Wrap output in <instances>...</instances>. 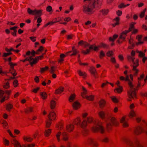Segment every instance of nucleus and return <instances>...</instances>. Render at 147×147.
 Instances as JSON below:
<instances>
[{"label":"nucleus","mask_w":147,"mask_h":147,"mask_svg":"<svg viewBox=\"0 0 147 147\" xmlns=\"http://www.w3.org/2000/svg\"><path fill=\"white\" fill-rule=\"evenodd\" d=\"M102 0H84L85 3L82 6V12L86 14H93L100 7Z\"/></svg>","instance_id":"nucleus-1"},{"label":"nucleus","mask_w":147,"mask_h":147,"mask_svg":"<svg viewBox=\"0 0 147 147\" xmlns=\"http://www.w3.org/2000/svg\"><path fill=\"white\" fill-rule=\"evenodd\" d=\"M119 78L121 81L124 80L125 81H127L128 84L129 88V90L127 92V95L128 97V101H130L132 99L134 98H136V93L134 91L132 90V89L134 88V85L133 82L129 79L128 76L126 75L125 78L123 76H121Z\"/></svg>","instance_id":"nucleus-2"},{"label":"nucleus","mask_w":147,"mask_h":147,"mask_svg":"<svg viewBox=\"0 0 147 147\" xmlns=\"http://www.w3.org/2000/svg\"><path fill=\"white\" fill-rule=\"evenodd\" d=\"M78 45L79 46H83L84 48L89 47L88 49H87L86 50H82L81 53L84 55L88 54L90 52V50L93 49L94 51H98L99 50V46H96L94 45H90L88 42L84 41L81 40L78 42Z\"/></svg>","instance_id":"nucleus-3"},{"label":"nucleus","mask_w":147,"mask_h":147,"mask_svg":"<svg viewBox=\"0 0 147 147\" xmlns=\"http://www.w3.org/2000/svg\"><path fill=\"white\" fill-rule=\"evenodd\" d=\"M102 123L100 121H98L95 125L91 128V131L94 133H97L99 130L101 134H103L105 132L104 128L102 125Z\"/></svg>","instance_id":"nucleus-4"},{"label":"nucleus","mask_w":147,"mask_h":147,"mask_svg":"<svg viewBox=\"0 0 147 147\" xmlns=\"http://www.w3.org/2000/svg\"><path fill=\"white\" fill-rule=\"evenodd\" d=\"M109 119L111 122L107 123L106 125L107 129L108 131L111 130L113 125L117 126L119 124V123L117 121L116 118L115 117H111Z\"/></svg>","instance_id":"nucleus-5"},{"label":"nucleus","mask_w":147,"mask_h":147,"mask_svg":"<svg viewBox=\"0 0 147 147\" xmlns=\"http://www.w3.org/2000/svg\"><path fill=\"white\" fill-rule=\"evenodd\" d=\"M131 31V30H126L120 33L117 42L119 44L122 43L123 41L125 40L127 36V34Z\"/></svg>","instance_id":"nucleus-6"},{"label":"nucleus","mask_w":147,"mask_h":147,"mask_svg":"<svg viewBox=\"0 0 147 147\" xmlns=\"http://www.w3.org/2000/svg\"><path fill=\"white\" fill-rule=\"evenodd\" d=\"M144 75V74L141 75L140 77L138 78V83L136 86H134V88L132 89V91H134L135 92V91L137 90L138 88L140 86L141 83V82L143 80Z\"/></svg>","instance_id":"nucleus-7"},{"label":"nucleus","mask_w":147,"mask_h":147,"mask_svg":"<svg viewBox=\"0 0 147 147\" xmlns=\"http://www.w3.org/2000/svg\"><path fill=\"white\" fill-rule=\"evenodd\" d=\"M49 119L53 121L56 119L57 115L53 111L50 112L48 116Z\"/></svg>","instance_id":"nucleus-8"},{"label":"nucleus","mask_w":147,"mask_h":147,"mask_svg":"<svg viewBox=\"0 0 147 147\" xmlns=\"http://www.w3.org/2000/svg\"><path fill=\"white\" fill-rule=\"evenodd\" d=\"M145 132V129H144L141 127L138 126L135 129V133L136 135L140 134L143 132Z\"/></svg>","instance_id":"nucleus-9"},{"label":"nucleus","mask_w":147,"mask_h":147,"mask_svg":"<svg viewBox=\"0 0 147 147\" xmlns=\"http://www.w3.org/2000/svg\"><path fill=\"white\" fill-rule=\"evenodd\" d=\"M11 142L14 145V147H22L20 142L16 139H13L11 140Z\"/></svg>","instance_id":"nucleus-10"},{"label":"nucleus","mask_w":147,"mask_h":147,"mask_svg":"<svg viewBox=\"0 0 147 147\" xmlns=\"http://www.w3.org/2000/svg\"><path fill=\"white\" fill-rule=\"evenodd\" d=\"M89 71L91 74L93 75L94 77L96 78H97L96 76V75L97 74V73L95 68L93 67H90L89 69Z\"/></svg>","instance_id":"nucleus-11"},{"label":"nucleus","mask_w":147,"mask_h":147,"mask_svg":"<svg viewBox=\"0 0 147 147\" xmlns=\"http://www.w3.org/2000/svg\"><path fill=\"white\" fill-rule=\"evenodd\" d=\"M87 142L88 144L90 145L93 144L94 146H96L98 145L95 139L93 138H89Z\"/></svg>","instance_id":"nucleus-12"},{"label":"nucleus","mask_w":147,"mask_h":147,"mask_svg":"<svg viewBox=\"0 0 147 147\" xmlns=\"http://www.w3.org/2000/svg\"><path fill=\"white\" fill-rule=\"evenodd\" d=\"M81 105L79 102L77 101H76L73 104V109L75 110L78 109L81 107Z\"/></svg>","instance_id":"nucleus-13"},{"label":"nucleus","mask_w":147,"mask_h":147,"mask_svg":"<svg viewBox=\"0 0 147 147\" xmlns=\"http://www.w3.org/2000/svg\"><path fill=\"white\" fill-rule=\"evenodd\" d=\"M64 88L63 86H60L57 89L55 90V94H59L61 93L62 92L64 91Z\"/></svg>","instance_id":"nucleus-14"},{"label":"nucleus","mask_w":147,"mask_h":147,"mask_svg":"<svg viewBox=\"0 0 147 147\" xmlns=\"http://www.w3.org/2000/svg\"><path fill=\"white\" fill-rule=\"evenodd\" d=\"M136 64L135 65H133V70L135 72V75L137 74L139 71V70L136 68V67H138L139 65V60L138 59H137L136 60Z\"/></svg>","instance_id":"nucleus-15"},{"label":"nucleus","mask_w":147,"mask_h":147,"mask_svg":"<svg viewBox=\"0 0 147 147\" xmlns=\"http://www.w3.org/2000/svg\"><path fill=\"white\" fill-rule=\"evenodd\" d=\"M74 128V126L71 124H67L66 127V130L69 132L72 131Z\"/></svg>","instance_id":"nucleus-16"},{"label":"nucleus","mask_w":147,"mask_h":147,"mask_svg":"<svg viewBox=\"0 0 147 147\" xmlns=\"http://www.w3.org/2000/svg\"><path fill=\"white\" fill-rule=\"evenodd\" d=\"M82 92H81V95L83 98H85L87 96L86 94L87 93V90L84 87H82Z\"/></svg>","instance_id":"nucleus-17"},{"label":"nucleus","mask_w":147,"mask_h":147,"mask_svg":"<svg viewBox=\"0 0 147 147\" xmlns=\"http://www.w3.org/2000/svg\"><path fill=\"white\" fill-rule=\"evenodd\" d=\"M56 105V102L54 100H51L50 102V107L51 109H54Z\"/></svg>","instance_id":"nucleus-18"},{"label":"nucleus","mask_w":147,"mask_h":147,"mask_svg":"<svg viewBox=\"0 0 147 147\" xmlns=\"http://www.w3.org/2000/svg\"><path fill=\"white\" fill-rule=\"evenodd\" d=\"M23 139L24 142H31L33 140V138L30 136H24L23 137Z\"/></svg>","instance_id":"nucleus-19"},{"label":"nucleus","mask_w":147,"mask_h":147,"mask_svg":"<svg viewBox=\"0 0 147 147\" xmlns=\"http://www.w3.org/2000/svg\"><path fill=\"white\" fill-rule=\"evenodd\" d=\"M123 87L120 86H119L118 87L116 88L114 90L115 92L120 94L123 91Z\"/></svg>","instance_id":"nucleus-20"},{"label":"nucleus","mask_w":147,"mask_h":147,"mask_svg":"<svg viewBox=\"0 0 147 147\" xmlns=\"http://www.w3.org/2000/svg\"><path fill=\"white\" fill-rule=\"evenodd\" d=\"M127 58L128 60L129 61H131L133 63V65H135L136 64V61H134L135 58L134 57L128 55L127 56Z\"/></svg>","instance_id":"nucleus-21"},{"label":"nucleus","mask_w":147,"mask_h":147,"mask_svg":"<svg viewBox=\"0 0 147 147\" xmlns=\"http://www.w3.org/2000/svg\"><path fill=\"white\" fill-rule=\"evenodd\" d=\"M77 73L79 76L82 77L83 78H85L86 77L87 74L86 73L80 70H78L77 71Z\"/></svg>","instance_id":"nucleus-22"},{"label":"nucleus","mask_w":147,"mask_h":147,"mask_svg":"<svg viewBox=\"0 0 147 147\" xmlns=\"http://www.w3.org/2000/svg\"><path fill=\"white\" fill-rule=\"evenodd\" d=\"M142 36L141 35H138L136 36V39H138V42L136 43V45H141L143 43V42L141 41V38Z\"/></svg>","instance_id":"nucleus-23"},{"label":"nucleus","mask_w":147,"mask_h":147,"mask_svg":"<svg viewBox=\"0 0 147 147\" xmlns=\"http://www.w3.org/2000/svg\"><path fill=\"white\" fill-rule=\"evenodd\" d=\"M62 140L64 141H67L68 140V134L66 132H64L62 133Z\"/></svg>","instance_id":"nucleus-24"},{"label":"nucleus","mask_w":147,"mask_h":147,"mask_svg":"<svg viewBox=\"0 0 147 147\" xmlns=\"http://www.w3.org/2000/svg\"><path fill=\"white\" fill-rule=\"evenodd\" d=\"M41 98L43 100L46 99L47 97V94L45 92H41L40 93Z\"/></svg>","instance_id":"nucleus-25"},{"label":"nucleus","mask_w":147,"mask_h":147,"mask_svg":"<svg viewBox=\"0 0 147 147\" xmlns=\"http://www.w3.org/2000/svg\"><path fill=\"white\" fill-rule=\"evenodd\" d=\"M128 116L130 118H132L136 116V113L134 110H131Z\"/></svg>","instance_id":"nucleus-26"},{"label":"nucleus","mask_w":147,"mask_h":147,"mask_svg":"<svg viewBox=\"0 0 147 147\" xmlns=\"http://www.w3.org/2000/svg\"><path fill=\"white\" fill-rule=\"evenodd\" d=\"M13 105L11 104H7L6 106V110L8 111H10L11 110L13 109Z\"/></svg>","instance_id":"nucleus-27"},{"label":"nucleus","mask_w":147,"mask_h":147,"mask_svg":"<svg viewBox=\"0 0 147 147\" xmlns=\"http://www.w3.org/2000/svg\"><path fill=\"white\" fill-rule=\"evenodd\" d=\"M98 115L99 117L102 119H103L105 118V113L103 111H100L98 112Z\"/></svg>","instance_id":"nucleus-28"},{"label":"nucleus","mask_w":147,"mask_h":147,"mask_svg":"<svg viewBox=\"0 0 147 147\" xmlns=\"http://www.w3.org/2000/svg\"><path fill=\"white\" fill-rule=\"evenodd\" d=\"M87 125V122L85 120H83L81 122L80 126L82 128L85 127Z\"/></svg>","instance_id":"nucleus-29"},{"label":"nucleus","mask_w":147,"mask_h":147,"mask_svg":"<svg viewBox=\"0 0 147 147\" xmlns=\"http://www.w3.org/2000/svg\"><path fill=\"white\" fill-rule=\"evenodd\" d=\"M109 10L108 9H101L100 12L102 13V15L105 16L107 15L108 13Z\"/></svg>","instance_id":"nucleus-30"},{"label":"nucleus","mask_w":147,"mask_h":147,"mask_svg":"<svg viewBox=\"0 0 147 147\" xmlns=\"http://www.w3.org/2000/svg\"><path fill=\"white\" fill-rule=\"evenodd\" d=\"M42 14V10L41 9L37 10L35 9L34 15H36L38 16V17L41 16Z\"/></svg>","instance_id":"nucleus-31"},{"label":"nucleus","mask_w":147,"mask_h":147,"mask_svg":"<svg viewBox=\"0 0 147 147\" xmlns=\"http://www.w3.org/2000/svg\"><path fill=\"white\" fill-rule=\"evenodd\" d=\"M119 20L120 18L118 17H117L115 18L114 19V21L115 22V23L112 24V26L113 27H114L116 26L119 25Z\"/></svg>","instance_id":"nucleus-32"},{"label":"nucleus","mask_w":147,"mask_h":147,"mask_svg":"<svg viewBox=\"0 0 147 147\" xmlns=\"http://www.w3.org/2000/svg\"><path fill=\"white\" fill-rule=\"evenodd\" d=\"M81 122V118L80 117H78L74 121V122L75 124L78 125H80Z\"/></svg>","instance_id":"nucleus-33"},{"label":"nucleus","mask_w":147,"mask_h":147,"mask_svg":"<svg viewBox=\"0 0 147 147\" xmlns=\"http://www.w3.org/2000/svg\"><path fill=\"white\" fill-rule=\"evenodd\" d=\"M33 108L32 107H29L25 109V112L26 113L33 112Z\"/></svg>","instance_id":"nucleus-34"},{"label":"nucleus","mask_w":147,"mask_h":147,"mask_svg":"<svg viewBox=\"0 0 147 147\" xmlns=\"http://www.w3.org/2000/svg\"><path fill=\"white\" fill-rule=\"evenodd\" d=\"M3 144L5 146H8L9 145L10 142L8 140L5 138H3Z\"/></svg>","instance_id":"nucleus-35"},{"label":"nucleus","mask_w":147,"mask_h":147,"mask_svg":"<svg viewBox=\"0 0 147 147\" xmlns=\"http://www.w3.org/2000/svg\"><path fill=\"white\" fill-rule=\"evenodd\" d=\"M105 104V101L104 100H101L99 102V104L100 107L101 108H103Z\"/></svg>","instance_id":"nucleus-36"},{"label":"nucleus","mask_w":147,"mask_h":147,"mask_svg":"<svg viewBox=\"0 0 147 147\" xmlns=\"http://www.w3.org/2000/svg\"><path fill=\"white\" fill-rule=\"evenodd\" d=\"M51 133V129H48L46 130L44 132V135L45 136L48 137L49 136Z\"/></svg>","instance_id":"nucleus-37"},{"label":"nucleus","mask_w":147,"mask_h":147,"mask_svg":"<svg viewBox=\"0 0 147 147\" xmlns=\"http://www.w3.org/2000/svg\"><path fill=\"white\" fill-rule=\"evenodd\" d=\"M9 72L14 77H15L17 74L16 70L14 68L10 69L9 70V72H8V73Z\"/></svg>","instance_id":"nucleus-38"},{"label":"nucleus","mask_w":147,"mask_h":147,"mask_svg":"<svg viewBox=\"0 0 147 147\" xmlns=\"http://www.w3.org/2000/svg\"><path fill=\"white\" fill-rule=\"evenodd\" d=\"M118 36V35L117 34H114L112 37H110L109 38V40L110 41L114 42V40Z\"/></svg>","instance_id":"nucleus-39"},{"label":"nucleus","mask_w":147,"mask_h":147,"mask_svg":"<svg viewBox=\"0 0 147 147\" xmlns=\"http://www.w3.org/2000/svg\"><path fill=\"white\" fill-rule=\"evenodd\" d=\"M146 10V9L145 8L140 13L139 15L140 18H142L144 16Z\"/></svg>","instance_id":"nucleus-40"},{"label":"nucleus","mask_w":147,"mask_h":147,"mask_svg":"<svg viewBox=\"0 0 147 147\" xmlns=\"http://www.w3.org/2000/svg\"><path fill=\"white\" fill-rule=\"evenodd\" d=\"M76 95L75 94H71L69 98V101L70 102H72L75 99Z\"/></svg>","instance_id":"nucleus-41"},{"label":"nucleus","mask_w":147,"mask_h":147,"mask_svg":"<svg viewBox=\"0 0 147 147\" xmlns=\"http://www.w3.org/2000/svg\"><path fill=\"white\" fill-rule=\"evenodd\" d=\"M27 12L30 15H34L35 9L32 10L30 8H28L27 9Z\"/></svg>","instance_id":"nucleus-42"},{"label":"nucleus","mask_w":147,"mask_h":147,"mask_svg":"<svg viewBox=\"0 0 147 147\" xmlns=\"http://www.w3.org/2000/svg\"><path fill=\"white\" fill-rule=\"evenodd\" d=\"M111 98L114 103H117L119 102V100L115 96H112L111 97Z\"/></svg>","instance_id":"nucleus-43"},{"label":"nucleus","mask_w":147,"mask_h":147,"mask_svg":"<svg viewBox=\"0 0 147 147\" xmlns=\"http://www.w3.org/2000/svg\"><path fill=\"white\" fill-rule=\"evenodd\" d=\"M113 55V52L111 50L108 51L106 53V55L108 57H112Z\"/></svg>","instance_id":"nucleus-44"},{"label":"nucleus","mask_w":147,"mask_h":147,"mask_svg":"<svg viewBox=\"0 0 147 147\" xmlns=\"http://www.w3.org/2000/svg\"><path fill=\"white\" fill-rule=\"evenodd\" d=\"M94 95H91L89 96H87L85 98L89 101H93L94 99Z\"/></svg>","instance_id":"nucleus-45"},{"label":"nucleus","mask_w":147,"mask_h":147,"mask_svg":"<svg viewBox=\"0 0 147 147\" xmlns=\"http://www.w3.org/2000/svg\"><path fill=\"white\" fill-rule=\"evenodd\" d=\"M3 87L5 89H8L10 87V85L8 82H7L4 84L3 86Z\"/></svg>","instance_id":"nucleus-46"},{"label":"nucleus","mask_w":147,"mask_h":147,"mask_svg":"<svg viewBox=\"0 0 147 147\" xmlns=\"http://www.w3.org/2000/svg\"><path fill=\"white\" fill-rule=\"evenodd\" d=\"M105 56V54L102 50H101L100 52L99 58L100 59H102Z\"/></svg>","instance_id":"nucleus-47"},{"label":"nucleus","mask_w":147,"mask_h":147,"mask_svg":"<svg viewBox=\"0 0 147 147\" xmlns=\"http://www.w3.org/2000/svg\"><path fill=\"white\" fill-rule=\"evenodd\" d=\"M51 121H50L49 120H47L46 121V127L47 128H49L51 124Z\"/></svg>","instance_id":"nucleus-48"},{"label":"nucleus","mask_w":147,"mask_h":147,"mask_svg":"<svg viewBox=\"0 0 147 147\" xmlns=\"http://www.w3.org/2000/svg\"><path fill=\"white\" fill-rule=\"evenodd\" d=\"M49 67L47 66H46L45 67L41 68L40 72L41 73H43L45 71H47Z\"/></svg>","instance_id":"nucleus-49"},{"label":"nucleus","mask_w":147,"mask_h":147,"mask_svg":"<svg viewBox=\"0 0 147 147\" xmlns=\"http://www.w3.org/2000/svg\"><path fill=\"white\" fill-rule=\"evenodd\" d=\"M13 84L14 87H17L19 85L18 81L17 80H14L13 82Z\"/></svg>","instance_id":"nucleus-50"},{"label":"nucleus","mask_w":147,"mask_h":147,"mask_svg":"<svg viewBox=\"0 0 147 147\" xmlns=\"http://www.w3.org/2000/svg\"><path fill=\"white\" fill-rule=\"evenodd\" d=\"M44 48L42 46H40L36 51V54H39L40 52H41L43 50Z\"/></svg>","instance_id":"nucleus-51"},{"label":"nucleus","mask_w":147,"mask_h":147,"mask_svg":"<svg viewBox=\"0 0 147 147\" xmlns=\"http://www.w3.org/2000/svg\"><path fill=\"white\" fill-rule=\"evenodd\" d=\"M46 10L47 12H50L52 11V7L50 5L48 6L46 9Z\"/></svg>","instance_id":"nucleus-52"},{"label":"nucleus","mask_w":147,"mask_h":147,"mask_svg":"<svg viewBox=\"0 0 147 147\" xmlns=\"http://www.w3.org/2000/svg\"><path fill=\"white\" fill-rule=\"evenodd\" d=\"M100 47L104 48H107L108 46L106 44L103 43H101L100 44Z\"/></svg>","instance_id":"nucleus-53"},{"label":"nucleus","mask_w":147,"mask_h":147,"mask_svg":"<svg viewBox=\"0 0 147 147\" xmlns=\"http://www.w3.org/2000/svg\"><path fill=\"white\" fill-rule=\"evenodd\" d=\"M61 134V132H58L56 135V138L57 139L58 142H59L60 141V136Z\"/></svg>","instance_id":"nucleus-54"},{"label":"nucleus","mask_w":147,"mask_h":147,"mask_svg":"<svg viewBox=\"0 0 147 147\" xmlns=\"http://www.w3.org/2000/svg\"><path fill=\"white\" fill-rule=\"evenodd\" d=\"M87 121L88 123H91L93 121V118L92 117H88L87 118Z\"/></svg>","instance_id":"nucleus-55"},{"label":"nucleus","mask_w":147,"mask_h":147,"mask_svg":"<svg viewBox=\"0 0 147 147\" xmlns=\"http://www.w3.org/2000/svg\"><path fill=\"white\" fill-rule=\"evenodd\" d=\"M56 67L54 66H52L50 70V72L51 74L54 73L55 71Z\"/></svg>","instance_id":"nucleus-56"},{"label":"nucleus","mask_w":147,"mask_h":147,"mask_svg":"<svg viewBox=\"0 0 147 147\" xmlns=\"http://www.w3.org/2000/svg\"><path fill=\"white\" fill-rule=\"evenodd\" d=\"M142 121L146 125V127L144 128L145 129V132L147 135V121L144 120H142Z\"/></svg>","instance_id":"nucleus-57"},{"label":"nucleus","mask_w":147,"mask_h":147,"mask_svg":"<svg viewBox=\"0 0 147 147\" xmlns=\"http://www.w3.org/2000/svg\"><path fill=\"white\" fill-rule=\"evenodd\" d=\"M109 139L107 137H105L101 140L102 142L107 143L109 142Z\"/></svg>","instance_id":"nucleus-58"},{"label":"nucleus","mask_w":147,"mask_h":147,"mask_svg":"<svg viewBox=\"0 0 147 147\" xmlns=\"http://www.w3.org/2000/svg\"><path fill=\"white\" fill-rule=\"evenodd\" d=\"M12 54L11 52H8L7 53H3L2 56L3 57H6Z\"/></svg>","instance_id":"nucleus-59"},{"label":"nucleus","mask_w":147,"mask_h":147,"mask_svg":"<svg viewBox=\"0 0 147 147\" xmlns=\"http://www.w3.org/2000/svg\"><path fill=\"white\" fill-rule=\"evenodd\" d=\"M78 62L81 65L88 66V63H82L80 59H78Z\"/></svg>","instance_id":"nucleus-60"},{"label":"nucleus","mask_w":147,"mask_h":147,"mask_svg":"<svg viewBox=\"0 0 147 147\" xmlns=\"http://www.w3.org/2000/svg\"><path fill=\"white\" fill-rule=\"evenodd\" d=\"M38 60L39 59H38L37 57H36L35 59H33L32 62H31V64L32 65V64L36 63L38 61Z\"/></svg>","instance_id":"nucleus-61"},{"label":"nucleus","mask_w":147,"mask_h":147,"mask_svg":"<svg viewBox=\"0 0 147 147\" xmlns=\"http://www.w3.org/2000/svg\"><path fill=\"white\" fill-rule=\"evenodd\" d=\"M4 94L5 92L3 90L0 89V98L5 96L4 95Z\"/></svg>","instance_id":"nucleus-62"},{"label":"nucleus","mask_w":147,"mask_h":147,"mask_svg":"<svg viewBox=\"0 0 147 147\" xmlns=\"http://www.w3.org/2000/svg\"><path fill=\"white\" fill-rule=\"evenodd\" d=\"M128 42L129 44L130 45H132L133 44H135L134 42V40L133 39L130 38V39H128Z\"/></svg>","instance_id":"nucleus-63"},{"label":"nucleus","mask_w":147,"mask_h":147,"mask_svg":"<svg viewBox=\"0 0 147 147\" xmlns=\"http://www.w3.org/2000/svg\"><path fill=\"white\" fill-rule=\"evenodd\" d=\"M74 35L72 34L68 35H67V39L68 40H71L72 39Z\"/></svg>","instance_id":"nucleus-64"}]
</instances>
